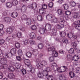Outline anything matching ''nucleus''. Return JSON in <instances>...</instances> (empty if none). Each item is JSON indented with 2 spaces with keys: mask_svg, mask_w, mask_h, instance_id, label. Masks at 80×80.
I'll list each match as a JSON object with an SVG mask.
<instances>
[{
  "mask_svg": "<svg viewBox=\"0 0 80 80\" xmlns=\"http://www.w3.org/2000/svg\"><path fill=\"white\" fill-rule=\"evenodd\" d=\"M2 53V50L0 49V55ZM10 52H8L2 54V56H0V62L1 63H7V58H10L11 56H10Z\"/></svg>",
  "mask_w": 80,
  "mask_h": 80,
  "instance_id": "1",
  "label": "nucleus"
},
{
  "mask_svg": "<svg viewBox=\"0 0 80 80\" xmlns=\"http://www.w3.org/2000/svg\"><path fill=\"white\" fill-rule=\"evenodd\" d=\"M59 23V24H58L57 26V28L58 29H60L64 27V24L65 23V21L63 19H61L60 20Z\"/></svg>",
  "mask_w": 80,
  "mask_h": 80,
  "instance_id": "2",
  "label": "nucleus"
},
{
  "mask_svg": "<svg viewBox=\"0 0 80 80\" xmlns=\"http://www.w3.org/2000/svg\"><path fill=\"white\" fill-rule=\"evenodd\" d=\"M42 7L43 10H42V9H39V13L41 15L44 16L46 14V12L45 11V10L47 8V4H44L42 5Z\"/></svg>",
  "mask_w": 80,
  "mask_h": 80,
  "instance_id": "3",
  "label": "nucleus"
},
{
  "mask_svg": "<svg viewBox=\"0 0 80 80\" xmlns=\"http://www.w3.org/2000/svg\"><path fill=\"white\" fill-rule=\"evenodd\" d=\"M68 70V68L67 67L64 66L62 67H60L58 68L57 69L58 72L59 73H62V72H66Z\"/></svg>",
  "mask_w": 80,
  "mask_h": 80,
  "instance_id": "4",
  "label": "nucleus"
},
{
  "mask_svg": "<svg viewBox=\"0 0 80 80\" xmlns=\"http://www.w3.org/2000/svg\"><path fill=\"white\" fill-rule=\"evenodd\" d=\"M46 65H47V62L46 61L43 60L42 61L41 63H39L36 65V66L38 69H40L43 66H45Z\"/></svg>",
  "mask_w": 80,
  "mask_h": 80,
  "instance_id": "5",
  "label": "nucleus"
},
{
  "mask_svg": "<svg viewBox=\"0 0 80 80\" xmlns=\"http://www.w3.org/2000/svg\"><path fill=\"white\" fill-rule=\"evenodd\" d=\"M75 28L80 31V20L75 21Z\"/></svg>",
  "mask_w": 80,
  "mask_h": 80,
  "instance_id": "6",
  "label": "nucleus"
},
{
  "mask_svg": "<svg viewBox=\"0 0 80 80\" xmlns=\"http://www.w3.org/2000/svg\"><path fill=\"white\" fill-rule=\"evenodd\" d=\"M24 63L26 65H27L29 68H32V66L30 63V61L28 59H26L24 61Z\"/></svg>",
  "mask_w": 80,
  "mask_h": 80,
  "instance_id": "7",
  "label": "nucleus"
},
{
  "mask_svg": "<svg viewBox=\"0 0 80 80\" xmlns=\"http://www.w3.org/2000/svg\"><path fill=\"white\" fill-rule=\"evenodd\" d=\"M31 7L32 9H33V10H32L31 11V12H32V13H35V10H36L37 8V5L36 3H32V4L31 5Z\"/></svg>",
  "mask_w": 80,
  "mask_h": 80,
  "instance_id": "8",
  "label": "nucleus"
},
{
  "mask_svg": "<svg viewBox=\"0 0 80 80\" xmlns=\"http://www.w3.org/2000/svg\"><path fill=\"white\" fill-rule=\"evenodd\" d=\"M43 28H45L46 30H50L52 28V26L49 24H44L43 25Z\"/></svg>",
  "mask_w": 80,
  "mask_h": 80,
  "instance_id": "9",
  "label": "nucleus"
},
{
  "mask_svg": "<svg viewBox=\"0 0 80 80\" xmlns=\"http://www.w3.org/2000/svg\"><path fill=\"white\" fill-rule=\"evenodd\" d=\"M15 29V27L14 26L12 27L11 28H8L6 30V32L8 33H11L13 32V30Z\"/></svg>",
  "mask_w": 80,
  "mask_h": 80,
  "instance_id": "10",
  "label": "nucleus"
},
{
  "mask_svg": "<svg viewBox=\"0 0 80 80\" xmlns=\"http://www.w3.org/2000/svg\"><path fill=\"white\" fill-rule=\"evenodd\" d=\"M3 21L6 23H10L11 22V18L9 17H4L3 18Z\"/></svg>",
  "mask_w": 80,
  "mask_h": 80,
  "instance_id": "11",
  "label": "nucleus"
},
{
  "mask_svg": "<svg viewBox=\"0 0 80 80\" xmlns=\"http://www.w3.org/2000/svg\"><path fill=\"white\" fill-rule=\"evenodd\" d=\"M0 63L2 64L0 66V69H4V68L7 69V68H8L7 65L5 64L7 63H2L1 62H0Z\"/></svg>",
  "mask_w": 80,
  "mask_h": 80,
  "instance_id": "12",
  "label": "nucleus"
},
{
  "mask_svg": "<svg viewBox=\"0 0 80 80\" xmlns=\"http://www.w3.org/2000/svg\"><path fill=\"white\" fill-rule=\"evenodd\" d=\"M38 30L39 32L41 34H43L45 33V30L44 28L39 27L38 28Z\"/></svg>",
  "mask_w": 80,
  "mask_h": 80,
  "instance_id": "13",
  "label": "nucleus"
},
{
  "mask_svg": "<svg viewBox=\"0 0 80 80\" xmlns=\"http://www.w3.org/2000/svg\"><path fill=\"white\" fill-rule=\"evenodd\" d=\"M11 16L12 18H16L18 17V13L17 12H14L11 13Z\"/></svg>",
  "mask_w": 80,
  "mask_h": 80,
  "instance_id": "14",
  "label": "nucleus"
},
{
  "mask_svg": "<svg viewBox=\"0 0 80 80\" xmlns=\"http://www.w3.org/2000/svg\"><path fill=\"white\" fill-rule=\"evenodd\" d=\"M46 18L48 20H52V18H53V15L49 14L46 16Z\"/></svg>",
  "mask_w": 80,
  "mask_h": 80,
  "instance_id": "15",
  "label": "nucleus"
},
{
  "mask_svg": "<svg viewBox=\"0 0 80 80\" xmlns=\"http://www.w3.org/2000/svg\"><path fill=\"white\" fill-rule=\"evenodd\" d=\"M29 36L32 39H34L36 37V34L35 32H32L30 33Z\"/></svg>",
  "mask_w": 80,
  "mask_h": 80,
  "instance_id": "16",
  "label": "nucleus"
},
{
  "mask_svg": "<svg viewBox=\"0 0 80 80\" xmlns=\"http://www.w3.org/2000/svg\"><path fill=\"white\" fill-rule=\"evenodd\" d=\"M57 13L59 15H63V11L61 9H58L57 11Z\"/></svg>",
  "mask_w": 80,
  "mask_h": 80,
  "instance_id": "17",
  "label": "nucleus"
},
{
  "mask_svg": "<svg viewBox=\"0 0 80 80\" xmlns=\"http://www.w3.org/2000/svg\"><path fill=\"white\" fill-rule=\"evenodd\" d=\"M37 20L40 22H42L43 20V18L42 17V16L38 15L37 16Z\"/></svg>",
  "mask_w": 80,
  "mask_h": 80,
  "instance_id": "18",
  "label": "nucleus"
},
{
  "mask_svg": "<svg viewBox=\"0 0 80 80\" xmlns=\"http://www.w3.org/2000/svg\"><path fill=\"white\" fill-rule=\"evenodd\" d=\"M48 46L50 47V45L47 44L46 46V47L48 49V50L49 52V51H52V52H53V51H54L55 50V48H54L52 47L51 48H48L47 47Z\"/></svg>",
  "mask_w": 80,
  "mask_h": 80,
  "instance_id": "19",
  "label": "nucleus"
},
{
  "mask_svg": "<svg viewBox=\"0 0 80 80\" xmlns=\"http://www.w3.org/2000/svg\"><path fill=\"white\" fill-rule=\"evenodd\" d=\"M17 51L15 48H13L12 49L10 50V53L12 55H15L16 54Z\"/></svg>",
  "mask_w": 80,
  "mask_h": 80,
  "instance_id": "20",
  "label": "nucleus"
},
{
  "mask_svg": "<svg viewBox=\"0 0 80 80\" xmlns=\"http://www.w3.org/2000/svg\"><path fill=\"white\" fill-rule=\"evenodd\" d=\"M21 10L22 12H25L27 11V7L25 5H23L22 7Z\"/></svg>",
  "mask_w": 80,
  "mask_h": 80,
  "instance_id": "21",
  "label": "nucleus"
},
{
  "mask_svg": "<svg viewBox=\"0 0 80 80\" xmlns=\"http://www.w3.org/2000/svg\"><path fill=\"white\" fill-rule=\"evenodd\" d=\"M70 5L72 7H75L77 5V3L74 1H72L70 2Z\"/></svg>",
  "mask_w": 80,
  "mask_h": 80,
  "instance_id": "22",
  "label": "nucleus"
},
{
  "mask_svg": "<svg viewBox=\"0 0 80 80\" xmlns=\"http://www.w3.org/2000/svg\"><path fill=\"white\" fill-rule=\"evenodd\" d=\"M7 7L8 8H10L12 7V4L10 2H8L6 3Z\"/></svg>",
  "mask_w": 80,
  "mask_h": 80,
  "instance_id": "23",
  "label": "nucleus"
},
{
  "mask_svg": "<svg viewBox=\"0 0 80 80\" xmlns=\"http://www.w3.org/2000/svg\"><path fill=\"white\" fill-rule=\"evenodd\" d=\"M57 29L54 28L52 29V35H54V36L56 35H57Z\"/></svg>",
  "mask_w": 80,
  "mask_h": 80,
  "instance_id": "24",
  "label": "nucleus"
},
{
  "mask_svg": "<svg viewBox=\"0 0 80 80\" xmlns=\"http://www.w3.org/2000/svg\"><path fill=\"white\" fill-rule=\"evenodd\" d=\"M42 73L43 76H44V77H47V75H48V72H47V71H46V70H42Z\"/></svg>",
  "mask_w": 80,
  "mask_h": 80,
  "instance_id": "25",
  "label": "nucleus"
},
{
  "mask_svg": "<svg viewBox=\"0 0 80 80\" xmlns=\"http://www.w3.org/2000/svg\"><path fill=\"white\" fill-rule=\"evenodd\" d=\"M52 56L55 57H58V52H56L55 50L52 51Z\"/></svg>",
  "mask_w": 80,
  "mask_h": 80,
  "instance_id": "26",
  "label": "nucleus"
},
{
  "mask_svg": "<svg viewBox=\"0 0 80 80\" xmlns=\"http://www.w3.org/2000/svg\"><path fill=\"white\" fill-rule=\"evenodd\" d=\"M73 59H72V60H74V61H77L78 60L79 58H78V56H76L75 55L72 57Z\"/></svg>",
  "mask_w": 80,
  "mask_h": 80,
  "instance_id": "27",
  "label": "nucleus"
},
{
  "mask_svg": "<svg viewBox=\"0 0 80 80\" xmlns=\"http://www.w3.org/2000/svg\"><path fill=\"white\" fill-rule=\"evenodd\" d=\"M60 35L62 37H64L66 35V32L65 31H62L60 32Z\"/></svg>",
  "mask_w": 80,
  "mask_h": 80,
  "instance_id": "28",
  "label": "nucleus"
},
{
  "mask_svg": "<svg viewBox=\"0 0 80 80\" xmlns=\"http://www.w3.org/2000/svg\"><path fill=\"white\" fill-rule=\"evenodd\" d=\"M18 28L19 29V30L21 31V32H24V31L25 30V28L22 26H18Z\"/></svg>",
  "mask_w": 80,
  "mask_h": 80,
  "instance_id": "29",
  "label": "nucleus"
},
{
  "mask_svg": "<svg viewBox=\"0 0 80 80\" xmlns=\"http://www.w3.org/2000/svg\"><path fill=\"white\" fill-rule=\"evenodd\" d=\"M32 30H37V26L35 25H32L30 27Z\"/></svg>",
  "mask_w": 80,
  "mask_h": 80,
  "instance_id": "30",
  "label": "nucleus"
},
{
  "mask_svg": "<svg viewBox=\"0 0 80 80\" xmlns=\"http://www.w3.org/2000/svg\"><path fill=\"white\" fill-rule=\"evenodd\" d=\"M69 74L70 77L71 78H73V77H75V73H74L73 72L71 71L69 72Z\"/></svg>",
  "mask_w": 80,
  "mask_h": 80,
  "instance_id": "31",
  "label": "nucleus"
},
{
  "mask_svg": "<svg viewBox=\"0 0 80 80\" xmlns=\"http://www.w3.org/2000/svg\"><path fill=\"white\" fill-rule=\"evenodd\" d=\"M32 53L34 55L36 56L38 54V51L37 50H33Z\"/></svg>",
  "mask_w": 80,
  "mask_h": 80,
  "instance_id": "32",
  "label": "nucleus"
},
{
  "mask_svg": "<svg viewBox=\"0 0 80 80\" xmlns=\"http://www.w3.org/2000/svg\"><path fill=\"white\" fill-rule=\"evenodd\" d=\"M16 35L18 38H21L22 37V32H18L16 33Z\"/></svg>",
  "mask_w": 80,
  "mask_h": 80,
  "instance_id": "33",
  "label": "nucleus"
},
{
  "mask_svg": "<svg viewBox=\"0 0 80 80\" xmlns=\"http://www.w3.org/2000/svg\"><path fill=\"white\" fill-rule=\"evenodd\" d=\"M8 11L7 10L2 12V16H6V15H7L8 14Z\"/></svg>",
  "mask_w": 80,
  "mask_h": 80,
  "instance_id": "34",
  "label": "nucleus"
},
{
  "mask_svg": "<svg viewBox=\"0 0 80 80\" xmlns=\"http://www.w3.org/2000/svg\"><path fill=\"white\" fill-rule=\"evenodd\" d=\"M67 37L69 38H72L73 37V33L72 32H69L67 34Z\"/></svg>",
  "mask_w": 80,
  "mask_h": 80,
  "instance_id": "35",
  "label": "nucleus"
},
{
  "mask_svg": "<svg viewBox=\"0 0 80 80\" xmlns=\"http://www.w3.org/2000/svg\"><path fill=\"white\" fill-rule=\"evenodd\" d=\"M26 55L28 58H30L32 57V53L30 52H28L26 53Z\"/></svg>",
  "mask_w": 80,
  "mask_h": 80,
  "instance_id": "36",
  "label": "nucleus"
},
{
  "mask_svg": "<svg viewBox=\"0 0 80 80\" xmlns=\"http://www.w3.org/2000/svg\"><path fill=\"white\" fill-rule=\"evenodd\" d=\"M80 16V14L78 13H75L73 16V18H76Z\"/></svg>",
  "mask_w": 80,
  "mask_h": 80,
  "instance_id": "37",
  "label": "nucleus"
},
{
  "mask_svg": "<svg viewBox=\"0 0 80 80\" xmlns=\"http://www.w3.org/2000/svg\"><path fill=\"white\" fill-rule=\"evenodd\" d=\"M27 22L26 23V24L27 25H31V19L30 18L27 19Z\"/></svg>",
  "mask_w": 80,
  "mask_h": 80,
  "instance_id": "38",
  "label": "nucleus"
},
{
  "mask_svg": "<svg viewBox=\"0 0 80 80\" xmlns=\"http://www.w3.org/2000/svg\"><path fill=\"white\" fill-rule=\"evenodd\" d=\"M51 66L52 68H54V69H55V68L57 67V64L56 63L54 62L51 65Z\"/></svg>",
  "mask_w": 80,
  "mask_h": 80,
  "instance_id": "39",
  "label": "nucleus"
},
{
  "mask_svg": "<svg viewBox=\"0 0 80 80\" xmlns=\"http://www.w3.org/2000/svg\"><path fill=\"white\" fill-rule=\"evenodd\" d=\"M72 47L74 48L75 49H77V45L75 42H72Z\"/></svg>",
  "mask_w": 80,
  "mask_h": 80,
  "instance_id": "40",
  "label": "nucleus"
},
{
  "mask_svg": "<svg viewBox=\"0 0 80 80\" xmlns=\"http://www.w3.org/2000/svg\"><path fill=\"white\" fill-rule=\"evenodd\" d=\"M34 61L36 62L37 65L39 63H40V62H41V60H40L39 58H36L35 59Z\"/></svg>",
  "mask_w": 80,
  "mask_h": 80,
  "instance_id": "41",
  "label": "nucleus"
},
{
  "mask_svg": "<svg viewBox=\"0 0 80 80\" xmlns=\"http://www.w3.org/2000/svg\"><path fill=\"white\" fill-rule=\"evenodd\" d=\"M18 53L19 56H22V55H23V52H22V51L21 49L19 50L18 51Z\"/></svg>",
  "mask_w": 80,
  "mask_h": 80,
  "instance_id": "42",
  "label": "nucleus"
},
{
  "mask_svg": "<svg viewBox=\"0 0 80 80\" xmlns=\"http://www.w3.org/2000/svg\"><path fill=\"white\" fill-rule=\"evenodd\" d=\"M8 69L9 72H13V71H14V70H15V69L14 68L11 66L9 67L8 68Z\"/></svg>",
  "mask_w": 80,
  "mask_h": 80,
  "instance_id": "43",
  "label": "nucleus"
},
{
  "mask_svg": "<svg viewBox=\"0 0 80 80\" xmlns=\"http://www.w3.org/2000/svg\"><path fill=\"white\" fill-rule=\"evenodd\" d=\"M8 77L9 78H13L15 76L13 75V73H10L8 75Z\"/></svg>",
  "mask_w": 80,
  "mask_h": 80,
  "instance_id": "44",
  "label": "nucleus"
},
{
  "mask_svg": "<svg viewBox=\"0 0 80 80\" xmlns=\"http://www.w3.org/2000/svg\"><path fill=\"white\" fill-rule=\"evenodd\" d=\"M47 78L48 80H52L53 76L52 75H48L47 76Z\"/></svg>",
  "mask_w": 80,
  "mask_h": 80,
  "instance_id": "45",
  "label": "nucleus"
},
{
  "mask_svg": "<svg viewBox=\"0 0 80 80\" xmlns=\"http://www.w3.org/2000/svg\"><path fill=\"white\" fill-rule=\"evenodd\" d=\"M38 76L39 77V78H43V73L39 72L38 73Z\"/></svg>",
  "mask_w": 80,
  "mask_h": 80,
  "instance_id": "46",
  "label": "nucleus"
},
{
  "mask_svg": "<svg viewBox=\"0 0 80 80\" xmlns=\"http://www.w3.org/2000/svg\"><path fill=\"white\" fill-rule=\"evenodd\" d=\"M62 41L64 43H65L66 44H67L68 43V39L66 38H65L62 40Z\"/></svg>",
  "mask_w": 80,
  "mask_h": 80,
  "instance_id": "47",
  "label": "nucleus"
},
{
  "mask_svg": "<svg viewBox=\"0 0 80 80\" xmlns=\"http://www.w3.org/2000/svg\"><path fill=\"white\" fill-rule=\"evenodd\" d=\"M74 49L73 48H71L68 51V52L69 53L71 54H72V53H74Z\"/></svg>",
  "mask_w": 80,
  "mask_h": 80,
  "instance_id": "48",
  "label": "nucleus"
},
{
  "mask_svg": "<svg viewBox=\"0 0 80 80\" xmlns=\"http://www.w3.org/2000/svg\"><path fill=\"white\" fill-rule=\"evenodd\" d=\"M38 47L39 49H42V48H43V45L42 43H41L38 44Z\"/></svg>",
  "mask_w": 80,
  "mask_h": 80,
  "instance_id": "49",
  "label": "nucleus"
},
{
  "mask_svg": "<svg viewBox=\"0 0 80 80\" xmlns=\"http://www.w3.org/2000/svg\"><path fill=\"white\" fill-rule=\"evenodd\" d=\"M63 7H64V10H68V5L67 4H63Z\"/></svg>",
  "mask_w": 80,
  "mask_h": 80,
  "instance_id": "50",
  "label": "nucleus"
},
{
  "mask_svg": "<svg viewBox=\"0 0 80 80\" xmlns=\"http://www.w3.org/2000/svg\"><path fill=\"white\" fill-rule=\"evenodd\" d=\"M15 67L16 68H20L21 66L19 63H17L15 64Z\"/></svg>",
  "mask_w": 80,
  "mask_h": 80,
  "instance_id": "51",
  "label": "nucleus"
},
{
  "mask_svg": "<svg viewBox=\"0 0 80 80\" xmlns=\"http://www.w3.org/2000/svg\"><path fill=\"white\" fill-rule=\"evenodd\" d=\"M30 42V40L28 39H26L24 41V43L25 45H27L28 44V43Z\"/></svg>",
  "mask_w": 80,
  "mask_h": 80,
  "instance_id": "52",
  "label": "nucleus"
},
{
  "mask_svg": "<svg viewBox=\"0 0 80 80\" xmlns=\"http://www.w3.org/2000/svg\"><path fill=\"white\" fill-rule=\"evenodd\" d=\"M49 60L51 62H52L54 61V58L53 57H50L49 58Z\"/></svg>",
  "mask_w": 80,
  "mask_h": 80,
  "instance_id": "53",
  "label": "nucleus"
},
{
  "mask_svg": "<svg viewBox=\"0 0 80 80\" xmlns=\"http://www.w3.org/2000/svg\"><path fill=\"white\" fill-rule=\"evenodd\" d=\"M12 3L13 5H17L18 4V1L17 0L14 1L12 2Z\"/></svg>",
  "mask_w": 80,
  "mask_h": 80,
  "instance_id": "54",
  "label": "nucleus"
},
{
  "mask_svg": "<svg viewBox=\"0 0 80 80\" xmlns=\"http://www.w3.org/2000/svg\"><path fill=\"white\" fill-rule=\"evenodd\" d=\"M65 14L67 16H70V15L71 14V12L69 11H67L65 12Z\"/></svg>",
  "mask_w": 80,
  "mask_h": 80,
  "instance_id": "55",
  "label": "nucleus"
},
{
  "mask_svg": "<svg viewBox=\"0 0 80 80\" xmlns=\"http://www.w3.org/2000/svg\"><path fill=\"white\" fill-rule=\"evenodd\" d=\"M32 68V69L30 70V72L32 73H34L35 72V68H32V66L31 68Z\"/></svg>",
  "mask_w": 80,
  "mask_h": 80,
  "instance_id": "56",
  "label": "nucleus"
},
{
  "mask_svg": "<svg viewBox=\"0 0 80 80\" xmlns=\"http://www.w3.org/2000/svg\"><path fill=\"white\" fill-rule=\"evenodd\" d=\"M29 42L31 45H35V42L34 41L31 40L29 41Z\"/></svg>",
  "mask_w": 80,
  "mask_h": 80,
  "instance_id": "57",
  "label": "nucleus"
},
{
  "mask_svg": "<svg viewBox=\"0 0 80 80\" xmlns=\"http://www.w3.org/2000/svg\"><path fill=\"white\" fill-rule=\"evenodd\" d=\"M48 6L50 8L53 7V3L52 2H50L48 4Z\"/></svg>",
  "mask_w": 80,
  "mask_h": 80,
  "instance_id": "58",
  "label": "nucleus"
},
{
  "mask_svg": "<svg viewBox=\"0 0 80 80\" xmlns=\"http://www.w3.org/2000/svg\"><path fill=\"white\" fill-rule=\"evenodd\" d=\"M22 72L23 75H25L27 73V71L25 69H23L22 70Z\"/></svg>",
  "mask_w": 80,
  "mask_h": 80,
  "instance_id": "59",
  "label": "nucleus"
},
{
  "mask_svg": "<svg viewBox=\"0 0 80 80\" xmlns=\"http://www.w3.org/2000/svg\"><path fill=\"white\" fill-rule=\"evenodd\" d=\"M44 70L48 72H50L52 70V69L50 68H47Z\"/></svg>",
  "mask_w": 80,
  "mask_h": 80,
  "instance_id": "60",
  "label": "nucleus"
},
{
  "mask_svg": "<svg viewBox=\"0 0 80 80\" xmlns=\"http://www.w3.org/2000/svg\"><path fill=\"white\" fill-rule=\"evenodd\" d=\"M15 46L16 48H19L20 47V43L19 42H16L15 44Z\"/></svg>",
  "mask_w": 80,
  "mask_h": 80,
  "instance_id": "61",
  "label": "nucleus"
},
{
  "mask_svg": "<svg viewBox=\"0 0 80 80\" xmlns=\"http://www.w3.org/2000/svg\"><path fill=\"white\" fill-rule=\"evenodd\" d=\"M5 43V40L3 39H0V44L1 45H3Z\"/></svg>",
  "mask_w": 80,
  "mask_h": 80,
  "instance_id": "62",
  "label": "nucleus"
},
{
  "mask_svg": "<svg viewBox=\"0 0 80 80\" xmlns=\"http://www.w3.org/2000/svg\"><path fill=\"white\" fill-rule=\"evenodd\" d=\"M52 22L54 23H58V19L57 18H55L54 19L52 20Z\"/></svg>",
  "mask_w": 80,
  "mask_h": 80,
  "instance_id": "63",
  "label": "nucleus"
},
{
  "mask_svg": "<svg viewBox=\"0 0 80 80\" xmlns=\"http://www.w3.org/2000/svg\"><path fill=\"white\" fill-rule=\"evenodd\" d=\"M76 72L78 73H79L80 74V67L76 69Z\"/></svg>",
  "mask_w": 80,
  "mask_h": 80,
  "instance_id": "64",
  "label": "nucleus"
}]
</instances>
